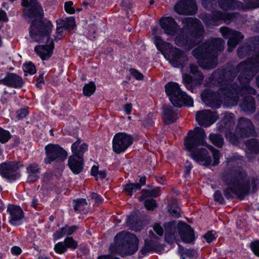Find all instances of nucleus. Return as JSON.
Instances as JSON below:
<instances>
[{
    "label": "nucleus",
    "instance_id": "obj_1",
    "mask_svg": "<svg viewBox=\"0 0 259 259\" xmlns=\"http://www.w3.org/2000/svg\"><path fill=\"white\" fill-rule=\"evenodd\" d=\"M253 76L243 66L238 67L237 65L217 69L211 74L209 80L219 87V92L224 96V103L234 106L238 103L239 95L243 87L249 83Z\"/></svg>",
    "mask_w": 259,
    "mask_h": 259
},
{
    "label": "nucleus",
    "instance_id": "obj_2",
    "mask_svg": "<svg viewBox=\"0 0 259 259\" xmlns=\"http://www.w3.org/2000/svg\"><path fill=\"white\" fill-rule=\"evenodd\" d=\"M53 27L50 20L39 19H33L29 28L30 36L32 38L47 37V44L37 45L34 47L35 53L42 61L49 60L53 54L55 44L53 40L51 39Z\"/></svg>",
    "mask_w": 259,
    "mask_h": 259
},
{
    "label": "nucleus",
    "instance_id": "obj_3",
    "mask_svg": "<svg viewBox=\"0 0 259 259\" xmlns=\"http://www.w3.org/2000/svg\"><path fill=\"white\" fill-rule=\"evenodd\" d=\"M225 42L221 38H213L194 49L192 53L203 69H211L217 67L219 53L224 49Z\"/></svg>",
    "mask_w": 259,
    "mask_h": 259
},
{
    "label": "nucleus",
    "instance_id": "obj_4",
    "mask_svg": "<svg viewBox=\"0 0 259 259\" xmlns=\"http://www.w3.org/2000/svg\"><path fill=\"white\" fill-rule=\"evenodd\" d=\"M247 173L241 166L233 169L232 174L224 178L225 183L231 187L224 190L225 197L228 199H232L234 194L240 200L244 199L250 194V182L246 180Z\"/></svg>",
    "mask_w": 259,
    "mask_h": 259
},
{
    "label": "nucleus",
    "instance_id": "obj_5",
    "mask_svg": "<svg viewBox=\"0 0 259 259\" xmlns=\"http://www.w3.org/2000/svg\"><path fill=\"white\" fill-rule=\"evenodd\" d=\"M154 44L157 49L166 58L168 57L169 63L175 67L182 68L185 66L187 56L185 53L179 48L173 47L171 44L165 41L161 36L154 37Z\"/></svg>",
    "mask_w": 259,
    "mask_h": 259
},
{
    "label": "nucleus",
    "instance_id": "obj_6",
    "mask_svg": "<svg viewBox=\"0 0 259 259\" xmlns=\"http://www.w3.org/2000/svg\"><path fill=\"white\" fill-rule=\"evenodd\" d=\"M165 92L172 105L177 108L183 106L192 107L193 100L183 91L176 82H168L164 86Z\"/></svg>",
    "mask_w": 259,
    "mask_h": 259
},
{
    "label": "nucleus",
    "instance_id": "obj_7",
    "mask_svg": "<svg viewBox=\"0 0 259 259\" xmlns=\"http://www.w3.org/2000/svg\"><path fill=\"white\" fill-rule=\"evenodd\" d=\"M46 157L44 162L46 164L55 162L53 165L55 169L58 172H62L64 168V161L67 156L65 149L58 144H49L45 148Z\"/></svg>",
    "mask_w": 259,
    "mask_h": 259
},
{
    "label": "nucleus",
    "instance_id": "obj_8",
    "mask_svg": "<svg viewBox=\"0 0 259 259\" xmlns=\"http://www.w3.org/2000/svg\"><path fill=\"white\" fill-rule=\"evenodd\" d=\"M206 135L204 130L200 127H196L193 130L188 131L184 140L185 149L189 151L199 146L207 145Z\"/></svg>",
    "mask_w": 259,
    "mask_h": 259
},
{
    "label": "nucleus",
    "instance_id": "obj_9",
    "mask_svg": "<svg viewBox=\"0 0 259 259\" xmlns=\"http://www.w3.org/2000/svg\"><path fill=\"white\" fill-rule=\"evenodd\" d=\"M24 167L20 161H7L0 164V175L3 178L12 182L21 177L19 169Z\"/></svg>",
    "mask_w": 259,
    "mask_h": 259
},
{
    "label": "nucleus",
    "instance_id": "obj_10",
    "mask_svg": "<svg viewBox=\"0 0 259 259\" xmlns=\"http://www.w3.org/2000/svg\"><path fill=\"white\" fill-rule=\"evenodd\" d=\"M134 141V137L131 134L125 132L116 133L112 141L113 151L117 154L124 153L133 144Z\"/></svg>",
    "mask_w": 259,
    "mask_h": 259
},
{
    "label": "nucleus",
    "instance_id": "obj_11",
    "mask_svg": "<svg viewBox=\"0 0 259 259\" xmlns=\"http://www.w3.org/2000/svg\"><path fill=\"white\" fill-rule=\"evenodd\" d=\"M182 23L191 38L194 39L203 38L204 28L198 19L187 17L183 20Z\"/></svg>",
    "mask_w": 259,
    "mask_h": 259
},
{
    "label": "nucleus",
    "instance_id": "obj_12",
    "mask_svg": "<svg viewBox=\"0 0 259 259\" xmlns=\"http://www.w3.org/2000/svg\"><path fill=\"white\" fill-rule=\"evenodd\" d=\"M24 8L22 12L23 16L29 19H43L44 12L43 7L38 0H29Z\"/></svg>",
    "mask_w": 259,
    "mask_h": 259
},
{
    "label": "nucleus",
    "instance_id": "obj_13",
    "mask_svg": "<svg viewBox=\"0 0 259 259\" xmlns=\"http://www.w3.org/2000/svg\"><path fill=\"white\" fill-rule=\"evenodd\" d=\"M220 32L225 39H228V51L230 52L244 38V35L239 31L229 28L227 27H221Z\"/></svg>",
    "mask_w": 259,
    "mask_h": 259
},
{
    "label": "nucleus",
    "instance_id": "obj_14",
    "mask_svg": "<svg viewBox=\"0 0 259 259\" xmlns=\"http://www.w3.org/2000/svg\"><path fill=\"white\" fill-rule=\"evenodd\" d=\"M175 11L179 15H193L198 10L195 0H180L174 7Z\"/></svg>",
    "mask_w": 259,
    "mask_h": 259
},
{
    "label": "nucleus",
    "instance_id": "obj_15",
    "mask_svg": "<svg viewBox=\"0 0 259 259\" xmlns=\"http://www.w3.org/2000/svg\"><path fill=\"white\" fill-rule=\"evenodd\" d=\"M220 96L224 100V96L220 94L219 90L215 92L210 90H205L201 94L202 101L207 106L214 109H218L221 106L222 101Z\"/></svg>",
    "mask_w": 259,
    "mask_h": 259
},
{
    "label": "nucleus",
    "instance_id": "obj_16",
    "mask_svg": "<svg viewBox=\"0 0 259 259\" xmlns=\"http://www.w3.org/2000/svg\"><path fill=\"white\" fill-rule=\"evenodd\" d=\"M236 132L241 138H248L256 135L252 122L250 119L245 117L239 118Z\"/></svg>",
    "mask_w": 259,
    "mask_h": 259
},
{
    "label": "nucleus",
    "instance_id": "obj_17",
    "mask_svg": "<svg viewBox=\"0 0 259 259\" xmlns=\"http://www.w3.org/2000/svg\"><path fill=\"white\" fill-rule=\"evenodd\" d=\"M175 44L180 47H188L193 48L197 45V41L196 39L191 38L189 36L188 32L183 27L180 28L179 32L175 38Z\"/></svg>",
    "mask_w": 259,
    "mask_h": 259
},
{
    "label": "nucleus",
    "instance_id": "obj_18",
    "mask_svg": "<svg viewBox=\"0 0 259 259\" xmlns=\"http://www.w3.org/2000/svg\"><path fill=\"white\" fill-rule=\"evenodd\" d=\"M188 152L190 153L191 157L196 162L205 166L210 165L212 160L206 149L198 147Z\"/></svg>",
    "mask_w": 259,
    "mask_h": 259
},
{
    "label": "nucleus",
    "instance_id": "obj_19",
    "mask_svg": "<svg viewBox=\"0 0 259 259\" xmlns=\"http://www.w3.org/2000/svg\"><path fill=\"white\" fill-rule=\"evenodd\" d=\"M0 84L15 89H21L25 82L22 77L18 74L7 72L5 78L0 79Z\"/></svg>",
    "mask_w": 259,
    "mask_h": 259
},
{
    "label": "nucleus",
    "instance_id": "obj_20",
    "mask_svg": "<svg viewBox=\"0 0 259 259\" xmlns=\"http://www.w3.org/2000/svg\"><path fill=\"white\" fill-rule=\"evenodd\" d=\"M159 23L164 33L171 36L175 35L180 28L177 22L171 16L161 18Z\"/></svg>",
    "mask_w": 259,
    "mask_h": 259
},
{
    "label": "nucleus",
    "instance_id": "obj_21",
    "mask_svg": "<svg viewBox=\"0 0 259 259\" xmlns=\"http://www.w3.org/2000/svg\"><path fill=\"white\" fill-rule=\"evenodd\" d=\"M178 232L182 240L185 243H191L195 240L194 230L187 224L179 222L177 225Z\"/></svg>",
    "mask_w": 259,
    "mask_h": 259
},
{
    "label": "nucleus",
    "instance_id": "obj_22",
    "mask_svg": "<svg viewBox=\"0 0 259 259\" xmlns=\"http://www.w3.org/2000/svg\"><path fill=\"white\" fill-rule=\"evenodd\" d=\"M196 120L201 126L207 127L215 121L214 113L209 110L198 111L196 114Z\"/></svg>",
    "mask_w": 259,
    "mask_h": 259
},
{
    "label": "nucleus",
    "instance_id": "obj_23",
    "mask_svg": "<svg viewBox=\"0 0 259 259\" xmlns=\"http://www.w3.org/2000/svg\"><path fill=\"white\" fill-rule=\"evenodd\" d=\"M239 107L241 110L246 114L251 115L256 110L255 98L250 95H246L241 100Z\"/></svg>",
    "mask_w": 259,
    "mask_h": 259
},
{
    "label": "nucleus",
    "instance_id": "obj_24",
    "mask_svg": "<svg viewBox=\"0 0 259 259\" xmlns=\"http://www.w3.org/2000/svg\"><path fill=\"white\" fill-rule=\"evenodd\" d=\"M67 165L73 174L78 175L83 170L84 166V157L70 156L68 159Z\"/></svg>",
    "mask_w": 259,
    "mask_h": 259
},
{
    "label": "nucleus",
    "instance_id": "obj_25",
    "mask_svg": "<svg viewBox=\"0 0 259 259\" xmlns=\"http://www.w3.org/2000/svg\"><path fill=\"white\" fill-rule=\"evenodd\" d=\"M203 79L204 76L202 75L199 77L194 76L193 77L188 74H185L183 75V83L187 90L192 92L202 84Z\"/></svg>",
    "mask_w": 259,
    "mask_h": 259
},
{
    "label": "nucleus",
    "instance_id": "obj_26",
    "mask_svg": "<svg viewBox=\"0 0 259 259\" xmlns=\"http://www.w3.org/2000/svg\"><path fill=\"white\" fill-rule=\"evenodd\" d=\"M177 225L175 221L166 223L164 225V239L169 243H172L177 236Z\"/></svg>",
    "mask_w": 259,
    "mask_h": 259
},
{
    "label": "nucleus",
    "instance_id": "obj_27",
    "mask_svg": "<svg viewBox=\"0 0 259 259\" xmlns=\"http://www.w3.org/2000/svg\"><path fill=\"white\" fill-rule=\"evenodd\" d=\"M162 119L166 125L175 123L178 118L177 110H175L173 106L168 105L162 108Z\"/></svg>",
    "mask_w": 259,
    "mask_h": 259
},
{
    "label": "nucleus",
    "instance_id": "obj_28",
    "mask_svg": "<svg viewBox=\"0 0 259 259\" xmlns=\"http://www.w3.org/2000/svg\"><path fill=\"white\" fill-rule=\"evenodd\" d=\"M235 124L234 114L232 113L226 114L218 123V128L222 132L232 131Z\"/></svg>",
    "mask_w": 259,
    "mask_h": 259
},
{
    "label": "nucleus",
    "instance_id": "obj_29",
    "mask_svg": "<svg viewBox=\"0 0 259 259\" xmlns=\"http://www.w3.org/2000/svg\"><path fill=\"white\" fill-rule=\"evenodd\" d=\"M238 67L243 66L251 76H254L259 71V64L253 57H250L246 60L241 62L238 64Z\"/></svg>",
    "mask_w": 259,
    "mask_h": 259
},
{
    "label": "nucleus",
    "instance_id": "obj_30",
    "mask_svg": "<svg viewBox=\"0 0 259 259\" xmlns=\"http://www.w3.org/2000/svg\"><path fill=\"white\" fill-rule=\"evenodd\" d=\"M223 12L220 11H214L211 15L206 14L203 21L208 25L218 26L223 22Z\"/></svg>",
    "mask_w": 259,
    "mask_h": 259
},
{
    "label": "nucleus",
    "instance_id": "obj_31",
    "mask_svg": "<svg viewBox=\"0 0 259 259\" xmlns=\"http://www.w3.org/2000/svg\"><path fill=\"white\" fill-rule=\"evenodd\" d=\"M89 145L85 143H81L80 140H77L72 144L71 150L74 157H84V154L88 151Z\"/></svg>",
    "mask_w": 259,
    "mask_h": 259
},
{
    "label": "nucleus",
    "instance_id": "obj_32",
    "mask_svg": "<svg viewBox=\"0 0 259 259\" xmlns=\"http://www.w3.org/2000/svg\"><path fill=\"white\" fill-rule=\"evenodd\" d=\"M255 51L250 41L245 42L239 46L237 49V54L239 58L242 59L250 55H253Z\"/></svg>",
    "mask_w": 259,
    "mask_h": 259
},
{
    "label": "nucleus",
    "instance_id": "obj_33",
    "mask_svg": "<svg viewBox=\"0 0 259 259\" xmlns=\"http://www.w3.org/2000/svg\"><path fill=\"white\" fill-rule=\"evenodd\" d=\"M26 172L28 174L27 181L31 183L37 181L39 178V174L41 172V168L38 164L33 163L30 164L26 167Z\"/></svg>",
    "mask_w": 259,
    "mask_h": 259
},
{
    "label": "nucleus",
    "instance_id": "obj_34",
    "mask_svg": "<svg viewBox=\"0 0 259 259\" xmlns=\"http://www.w3.org/2000/svg\"><path fill=\"white\" fill-rule=\"evenodd\" d=\"M161 195V188L154 186L152 189H143L141 190V195L139 198L140 201H143L146 198H157Z\"/></svg>",
    "mask_w": 259,
    "mask_h": 259
},
{
    "label": "nucleus",
    "instance_id": "obj_35",
    "mask_svg": "<svg viewBox=\"0 0 259 259\" xmlns=\"http://www.w3.org/2000/svg\"><path fill=\"white\" fill-rule=\"evenodd\" d=\"M78 226L73 225L69 226L66 225L64 227L58 230L54 234L55 239H59L65 235H70L75 232L78 229Z\"/></svg>",
    "mask_w": 259,
    "mask_h": 259
},
{
    "label": "nucleus",
    "instance_id": "obj_36",
    "mask_svg": "<svg viewBox=\"0 0 259 259\" xmlns=\"http://www.w3.org/2000/svg\"><path fill=\"white\" fill-rule=\"evenodd\" d=\"M10 213L9 223L13 226H19L22 223L24 217L23 211H9Z\"/></svg>",
    "mask_w": 259,
    "mask_h": 259
},
{
    "label": "nucleus",
    "instance_id": "obj_37",
    "mask_svg": "<svg viewBox=\"0 0 259 259\" xmlns=\"http://www.w3.org/2000/svg\"><path fill=\"white\" fill-rule=\"evenodd\" d=\"M123 191L128 196H132L134 193L140 191V185L137 183H131L130 181L125 185H122Z\"/></svg>",
    "mask_w": 259,
    "mask_h": 259
},
{
    "label": "nucleus",
    "instance_id": "obj_38",
    "mask_svg": "<svg viewBox=\"0 0 259 259\" xmlns=\"http://www.w3.org/2000/svg\"><path fill=\"white\" fill-rule=\"evenodd\" d=\"M238 2V0H218V6L224 11L234 10Z\"/></svg>",
    "mask_w": 259,
    "mask_h": 259
},
{
    "label": "nucleus",
    "instance_id": "obj_39",
    "mask_svg": "<svg viewBox=\"0 0 259 259\" xmlns=\"http://www.w3.org/2000/svg\"><path fill=\"white\" fill-rule=\"evenodd\" d=\"M126 225L130 229L135 231H139L141 230V226L139 224L138 217L135 214L129 216L126 220Z\"/></svg>",
    "mask_w": 259,
    "mask_h": 259
},
{
    "label": "nucleus",
    "instance_id": "obj_40",
    "mask_svg": "<svg viewBox=\"0 0 259 259\" xmlns=\"http://www.w3.org/2000/svg\"><path fill=\"white\" fill-rule=\"evenodd\" d=\"M245 145L251 153H259V140L257 139L252 138L247 140L245 142Z\"/></svg>",
    "mask_w": 259,
    "mask_h": 259
},
{
    "label": "nucleus",
    "instance_id": "obj_41",
    "mask_svg": "<svg viewBox=\"0 0 259 259\" xmlns=\"http://www.w3.org/2000/svg\"><path fill=\"white\" fill-rule=\"evenodd\" d=\"M155 118L153 112H149L142 120V125L145 128H150L155 124Z\"/></svg>",
    "mask_w": 259,
    "mask_h": 259
},
{
    "label": "nucleus",
    "instance_id": "obj_42",
    "mask_svg": "<svg viewBox=\"0 0 259 259\" xmlns=\"http://www.w3.org/2000/svg\"><path fill=\"white\" fill-rule=\"evenodd\" d=\"M209 139L214 146L219 148L222 147L224 144V139L222 136L219 134L210 133Z\"/></svg>",
    "mask_w": 259,
    "mask_h": 259
},
{
    "label": "nucleus",
    "instance_id": "obj_43",
    "mask_svg": "<svg viewBox=\"0 0 259 259\" xmlns=\"http://www.w3.org/2000/svg\"><path fill=\"white\" fill-rule=\"evenodd\" d=\"M178 252L182 259H185L186 257L193 258L195 254V251L194 250L185 249L180 244H179Z\"/></svg>",
    "mask_w": 259,
    "mask_h": 259
},
{
    "label": "nucleus",
    "instance_id": "obj_44",
    "mask_svg": "<svg viewBox=\"0 0 259 259\" xmlns=\"http://www.w3.org/2000/svg\"><path fill=\"white\" fill-rule=\"evenodd\" d=\"M96 87L94 81H91L88 83H85L83 87V94L84 96L90 97L95 92Z\"/></svg>",
    "mask_w": 259,
    "mask_h": 259
},
{
    "label": "nucleus",
    "instance_id": "obj_45",
    "mask_svg": "<svg viewBox=\"0 0 259 259\" xmlns=\"http://www.w3.org/2000/svg\"><path fill=\"white\" fill-rule=\"evenodd\" d=\"M74 210H79L84 208L85 206L88 205L86 199L85 198H77L74 199L72 202Z\"/></svg>",
    "mask_w": 259,
    "mask_h": 259
},
{
    "label": "nucleus",
    "instance_id": "obj_46",
    "mask_svg": "<svg viewBox=\"0 0 259 259\" xmlns=\"http://www.w3.org/2000/svg\"><path fill=\"white\" fill-rule=\"evenodd\" d=\"M167 210H181L179 200L174 197H171L167 200Z\"/></svg>",
    "mask_w": 259,
    "mask_h": 259
},
{
    "label": "nucleus",
    "instance_id": "obj_47",
    "mask_svg": "<svg viewBox=\"0 0 259 259\" xmlns=\"http://www.w3.org/2000/svg\"><path fill=\"white\" fill-rule=\"evenodd\" d=\"M89 198L88 200L94 202L93 205L95 206H99L103 203L104 200L101 195L94 192L90 193Z\"/></svg>",
    "mask_w": 259,
    "mask_h": 259
},
{
    "label": "nucleus",
    "instance_id": "obj_48",
    "mask_svg": "<svg viewBox=\"0 0 259 259\" xmlns=\"http://www.w3.org/2000/svg\"><path fill=\"white\" fill-rule=\"evenodd\" d=\"M12 136L10 132L0 126V143H7L11 138Z\"/></svg>",
    "mask_w": 259,
    "mask_h": 259
},
{
    "label": "nucleus",
    "instance_id": "obj_49",
    "mask_svg": "<svg viewBox=\"0 0 259 259\" xmlns=\"http://www.w3.org/2000/svg\"><path fill=\"white\" fill-rule=\"evenodd\" d=\"M202 7L206 10H211L217 8L218 0H201Z\"/></svg>",
    "mask_w": 259,
    "mask_h": 259
},
{
    "label": "nucleus",
    "instance_id": "obj_50",
    "mask_svg": "<svg viewBox=\"0 0 259 259\" xmlns=\"http://www.w3.org/2000/svg\"><path fill=\"white\" fill-rule=\"evenodd\" d=\"M143 201L144 206L147 210H154L158 206V204L155 199L146 198Z\"/></svg>",
    "mask_w": 259,
    "mask_h": 259
},
{
    "label": "nucleus",
    "instance_id": "obj_51",
    "mask_svg": "<svg viewBox=\"0 0 259 259\" xmlns=\"http://www.w3.org/2000/svg\"><path fill=\"white\" fill-rule=\"evenodd\" d=\"M208 148L211 151L212 157H213V163L212 165L213 166L217 165L220 163V159L221 157V154L220 151L218 149H217L211 146H209Z\"/></svg>",
    "mask_w": 259,
    "mask_h": 259
},
{
    "label": "nucleus",
    "instance_id": "obj_52",
    "mask_svg": "<svg viewBox=\"0 0 259 259\" xmlns=\"http://www.w3.org/2000/svg\"><path fill=\"white\" fill-rule=\"evenodd\" d=\"M247 179H248L250 182V193H255L258 189L257 185L259 183V178L257 177H252L250 180L247 176L246 180Z\"/></svg>",
    "mask_w": 259,
    "mask_h": 259
},
{
    "label": "nucleus",
    "instance_id": "obj_53",
    "mask_svg": "<svg viewBox=\"0 0 259 259\" xmlns=\"http://www.w3.org/2000/svg\"><path fill=\"white\" fill-rule=\"evenodd\" d=\"M23 69L25 72H27L31 75H33L36 72V69L34 64L31 61L23 65Z\"/></svg>",
    "mask_w": 259,
    "mask_h": 259
},
{
    "label": "nucleus",
    "instance_id": "obj_54",
    "mask_svg": "<svg viewBox=\"0 0 259 259\" xmlns=\"http://www.w3.org/2000/svg\"><path fill=\"white\" fill-rule=\"evenodd\" d=\"M226 133V137L229 141L232 144H238L239 143L238 136L235 134L230 131L227 132Z\"/></svg>",
    "mask_w": 259,
    "mask_h": 259
},
{
    "label": "nucleus",
    "instance_id": "obj_55",
    "mask_svg": "<svg viewBox=\"0 0 259 259\" xmlns=\"http://www.w3.org/2000/svg\"><path fill=\"white\" fill-rule=\"evenodd\" d=\"M236 18V14L235 13H224L223 16V20L224 21L226 24H229L231 22L234 21Z\"/></svg>",
    "mask_w": 259,
    "mask_h": 259
},
{
    "label": "nucleus",
    "instance_id": "obj_56",
    "mask_svg": "<svg viewBox=\"0 0 259 259\" xmlns=\"http://www.w3.org/2000/svg\"><path fill=\"white\" fill-rule=\"evenodd\" d=\"M120 6L123 10L126 11V15H128V11L131 10L133 7L132 3H131L130 0H121Z\"/></svg>",
    "mask_w": 259,
    "mask_h": 259
},
{
    "label": "nucleus",
    "instance_id": "obj_57",
    "mask_svg": "<svg viewBox=\"0 0 259 259\" xmlns=\"http://www.w3.org/2000/svg\"><path fill=\"white\" fill-rule=\"evenodd\" d=\"M64 242L66 246V248H70L72 249H75L77 248V243L72 237H67L65 239Z\"/></svg>",
    "mask_w": 259,
    "mask_h": 259
},
{
    "label": "nucleus",
    "instance_id": "obj_58",
    "mask_svg": "<svg viewBox=\"0 0 259 259\" xmlns=\"http://www.w3.org/2000/svg\"><path fill=\"white\" fill-rule=\"evenodd\" d=\"M244 7L247 10H252L259 8V0L248 1L246 2Z\"/></svg>",
    "mask_w": 259,
    "mask_h": 259
},
{
    "label": "nucleus",
    "instance_id": "obj_59",
    "mask_svg": "<svg viewBox=\"0 0 259 259\" xmlns=\"http://www.w3.org/2000/svg\"><path fill=\"white\" fill-rule=\"evenodd\" d=\"M130 74L135 77L137 80H142L144 79L143 74L138 70L134 68H131L129 69Z\"/></svg>",
    "mask_w": 259,
    "mask_h": 259
},
{
    "label": "nucleus",
    "instance_id": "obj_60",
    "mask_svg": "<svg viewBox=\"0 0 259 259\" xmlns=\"http://www.w3.org/2000/svg\"><path fill=\"white\" fill-rule=\"evenodd\" d=\"M64 10L65 12L69 14H73L75 13V10L73 7V3L72 1H68L64 4Z\"/></svg>",
    "mask_w": 259,
    "mask_h": 259
},
{
    "label": "nucleus",
    "instance_id": "obj_61",
    "mask_svg": "<svg viewBox=\"0 0 259 259\" xmlns=\"http://www.w3.org/2000/svg\"><path fill=\"white\" fill-rule=\"evenodd\" d=\"M29 114V111L27 108H23L17 111L16 117L18 120H21L26 117Z\"/></svg>",
    "mask_w": 259,
    "mask_h": 259
},
{
    "label": "nucleus",
    "instance_id": "obj_62",
    "mask_svg": "<svg viewBox=\"0 0 259 259\" xmlns=\"http://www.w3.org/2000/svg\"><path fill=\"white\" fill-rule=\"evenodd\" d=\"M66 246L64 242H60L57 243L54 247V249L57 253L61 254L66 250Z\"/></svg>",
    "mask_w": 259,
    "mask_h": 259
},
{
    "label": "nucleus",
    "instance_id": "obj_63",
    "mask_svg": "<svg viewBox=\"0 0 259 259\" xmlns=\"http://www.w3.org/2000/svg\"><path fill=\"white\" fill-rule=\"evenodd\" d=\"M66 23L67 30L69 28L74 29V28L76 27L75 18L72 16L66 17Z\"/></svg>",
    "mask_w": 259,
    "mask_h": 259
},
{
    "label": "nucleus",
    "instance_id": "obj_64",
    "mask_svg": "<svg viewBox=\"0 0 259 259\" xmlns=\"http://www.w3.org/2000/svg\"><path fill=\"white\" fill-rule=\"evenodd\" d=\"M253 46L255 52L259 51V36H255L251 38L249 40Z\"/></svg>",
    "mask_w": 259,
    "mask_h": 259
}]
</instances>
